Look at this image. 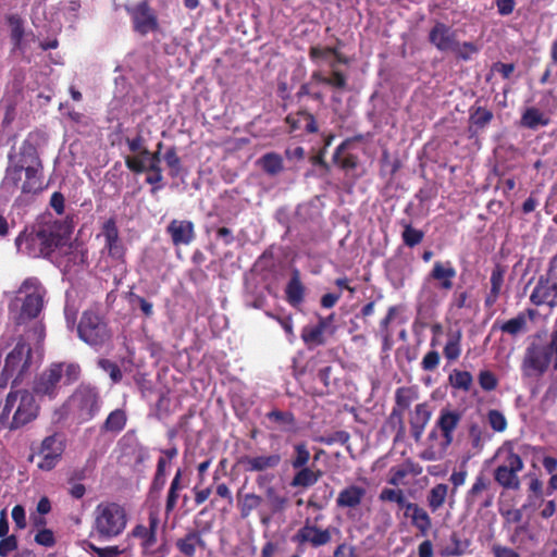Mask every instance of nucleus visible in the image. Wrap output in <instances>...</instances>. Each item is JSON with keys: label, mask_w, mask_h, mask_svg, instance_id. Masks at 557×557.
<instances>
[{"label": "nucleus", "mask_w": 557, "mask_h": 557, "mask_svg": "<svg viewBox=\"0 0 557 557\" xmlns=\"http://www.w3.org/2000/svg\"><path fill=\"white\" fill-rule=\"evenodd\" d=\"M481 388L485 392L494 391L498 385L496 375L491 370H482L478 375Z\"/></svg>", "instance_id": "obj_61"}, {"label": "nucleus", "mask_w": 557, "mask_h": 557, "mask_svg": "<svg viewBox=\"0 0 557 557\" xmlns=\"http://www.w3.org/2000/svg\"><path fill=\"white\" fill-rule=\"evenodd\" d=\"M81 374L82 369L77 362H53L36 377L33 393L54 399L61 383L72 385L79 380Z\"/></svg>", "instance_id": "obj_4"}, {"label": "nucleus", "mask_w": 557, "mask_h": 557, "mask_svg": "<svg viewBox=\"0 0 557 557\" xmlns=\"http://www.w3.org/2000/svg\"><path fill=\"white\" fill-rule=\"evenodd\" d=\"M366 494L364 487L356 484L348 485L338 493L336 506L338 508H356L362 503Z\"/></svg>", "instance_id": "obj_30"}, {"label": "nucleus", "mask_w": 557, "mask_h": 557, "mask_svg": "<svg viewBox=\"0 0 557 557\" xmlns=\"http://www.w3.org/2000/svg\"><path fill=\"white\" fill-rule=\"evenodd\" d=\"M87 550L95 553L97 557H119L124 553V549H121L116 545L99 547L91 542L87 543Z\"/></svg>", "instance_id": "obj_59"}, {"label": "nucleus", "mask_w": 557, "mask_h": 557, "mask_svg": "<svg viewBox=\"0 0 557 557\" xmlns=\"http://www.w3.org/2000/svg\"><path fill=\"white\" fill-rule=\"evenodd\" d=\"M40 406L36 401L35 394L28 389L12 388L0 412V422L9 421L10 430L21 429L35 421L39 416Z\"/></svg>", "instance_id": "obj_2"}, {"label": "nucleus", "mask_w": 557, "mask_h": 557, "mask_svg": "<svg viewBox=\"0 0 557 557\" xmlns=\"http://www.w3.org/2000/svg\"><path fill=\"white\" fill-rule=\"evenodd\" d=\"M330 66L332 72L330 76H326L325 85L334 89L345 90L347 88V76L342 71L336 70L334 62Z\"/></svg>", "instance_id": "obj_56"}, {"label": "nucleus", "mask_w": 557, "mask_h": 557, "mask_svg": "<svg viewBox=\"0 0 557 557\" xmlns=\"http://www.w3.org/2000/svg\"><path fill=\"white\" fill-rule=\"evenodd\" d=\"M5 21L10 27V39L13 45V51L24 52L26 32L24 28V20L18 14H9Z\"/></svg>", "instance_id": "obj_32"}, {"label": "nucleus", "mask_w": 557, "mask_h": 557, "mask_svg": "<svg viewBox=\"0 0 557 557\" xmlns=\"http://www.w3.org/2000/svg\"><path fill=\"white\" fill-rule=\"evenodd\" d=\"M542 348L546 356L549 358V361H556L555 367L557 368V330L553 331L550 334L549 342L547 344H542Z\"/></svg>", "instance_id": "obj_64"}, {"label": "nucleus", "mask_w": 557, "mask_h": 557, "mask_svg": "<svg viewBox=\"0 0 557 557\" xmlns=\"http://www.w3.org/2000/svg\"><path fill=\"white\" fill-rule=\"evenodd\" d=\"M267 315L273 320H275L282 329L285 331L288 339L292 342L295 337L294 333V322L292 315H278L273 312H267Z\"/></svg>", "instance_id": "obj_62"}, {"label": "nucleus", "mask_w": 557, "mask_h": 557, "mask_svg": "<svg viewBox=\"0 0 557 557\" xmlns=\"http://www.w3.org/2000/svg\"><path fill=\"white\" fill-rule=\"evenodd\" d=\"M506 267L497 263L492 269L490 276V290L484 297V308L493 309L500 295L505 284Z\"/></svg>", "instance_id": "obj_29"}, {"label": "nucleus", "mask_w": 557, "mask_h": 557, "mask_svg": "<svg viewBox=\"0 0 557 557\" xmlns=\"http://www.w3.org/2000/svg\"><path fill=\"white\" fill-rule=\"evenodd\" d=\"M471 545L468 539H461L459 533L453 532L449 537V544L442 550L443 556H462Z\"/></svg>", "instance_id": "obj_42"}, {"label": "nucleus", "mask_w": 557, "mask_h": 557, "mask_svg": "<svg viewBox=\"0 0 557 557\" xmlns=\"http://www.w3.org/2000/svg\"><path fill=\"white\" fill-rule=\"evenodd\" d=\"M487 421H488L490 426L495 432H499V433L504 432L508 425L507 420H506L505 416L503 414V412H500L499 410H496V409H491L487 412Z\"/></svg>", "instance_id": "obj_60"}, {"label": "nucleus", "mask_w": 557, "mask_h": 557, "mask_svg": "<svg viewBox=\"0 0 557 557\" xmlns=\"http://www.w3.org/2000/svg\"><path fill=\"white\" fill-rule=\"evenodd\" d=\"M399 224L403 226L401 239L403 243L409 247L413 248L419 245L424 238V232L418 228H414L411 223L406 220H401Z\"/></svg>", "instance_id": "obj_45"}, {"label": "nucleus", "mask_w": 557, "mask_h": 557, "mask_svg": "<svg viewBox=\"0 0 557 557\" xmlns=\"http://www.w3.org/2000/svg\"><path fill=\"white\" fill-rule=\"evenodd\" d=\"M419 398L418 391L411 386L398 387L395 392V407L391 412V419L397 418L398 420V435L405 433V424L403 413L409 409L411 404Z\"/></svg>", "instance_id": "obj_22"}, {"label": "nucleus", "mask_w": 557, "mask_h": 557, "mask_svg": "<svg viewBox=\"0 0 557 557\" xmlns=\"http://www.w3.org/2000/svg\"><path fill=\"white\" fill-rule=\"evenodd\" d=\"M20 293H25V298L22 302L17 318V323L22 324L28 320L37 318L41 312L44 307L45 289L37 278L28 277L22 283Z\"/></svg>", "instance_id": "obj_10"}, {"label": "nucleus", "mask_w": 557, "mask_h": 557, "mask_svg": "<svg viewBox=\"0 0 557 557\" xmlns=\"http://www.w3.org/2000/svg\"><path fill=\"white\" fill-rule=\"evenodd\" d=\"M462 419V412L458 409L442 408L435 421L436 428L440 429L442 441V451L446 453L454 442V433L459 426Z\"/></svg>", "instance_id": "obj_14"}, {"label": "nucleus", "mask_w": 557, "mask_h": 557, "mask_svg": "<svg viewBox=\"0 0 557 557\" xmlns=\"http://www.w3.org/2000/svg\"><path fill=\"white\" fill-rule=\"evenodd\" d=\"M282 462V456L278 453L269 455H244L238 458L237 463L240 465L245 472H265L276 469Z\"/></svg>", "instance_id": "obj_20"}, {"label": "nucleus", "mask_w": 557, "mask_h": 557, "mask_svg": "<svg viewBox=\"0 0 557 557\" xmlns=\"http://www.w3.org/2000/svg\"><path fill=\"white\" fill-rule=\"evenodd\" d=\"M99 389L90 383H81L69 398L70 407L76 417L83 421H90L101 408Z\"/></svg>", "instance_id": "obj_9"}, {"label": "nucleus", "mask_w": 557, "mask_h": 557, "mask_svg": "<svg viewBox=\"0 0 557 557\" xmlns=\"http://www.w3.org/2000/svg\"><path fill=\"white\" fill-rule=\"evenodd\" d=\"M77 335L81 341L95 349L102 348L112 337L106 318L94 309L83 311L77 324Z\"/></svg>", "instance_id": "obj_6"}, {"label": "nucleus", "mask_w": 557, "mask_h": 557, "mask_svg": "<svg viewBox=\"0 0 557 557\" xmlns=\"http://www.w3.org/2000/svg\"><path fill=\"white\" fill-rule=\"evenodd\" d=\"M267 419L271 422L282 426L283 431L293 432L296 430V418L292 411H282L273 409L265 414Z\"/></svg>", "instance_id": "obj_40"}, {"label": "nucleus", "mask_w": 557, "mask_h": 557, "mask_svg": "<svg viewBox=\"0 0 557 557\" xmlns=\"http://www.w3.org/2000/svg\"><path fill=\"white\" fill-rule=\"evenodd\" d=\"M133 28L141 36L159 29V22L154 10L148 1H140L131 11Z\"/></svg>", "instance_id": "obj_16"}, {"label": "nucleus", "mask_w": 557, "mask_h": 557, "mask_svg": "<svg viewBox=\"0 0 557 557\" xmlns=\"http://www.w3.org/2000/svg\"><path fill=\"white\" fill-rule=\"evenodd\" d=\"M324 333L325 331L318 324L306 325L302 327L300 336L308 348H313L317 346H322L326 343Z\"/></svg>", "instance_id": "obj_41"}, {"label": "nucleus", "mask_w": 557, "mask_h": 557, "mask_svg": "<svg viewBox=\"0 0 557 557\" xmlns=\"http://www.w3.org/2000/svg\"><path fill=\"white\" fill-rule=\"evenodd\" d=\"M322 515L314 518H306L302 525L292 536V542L298 549L306 547L319 548L326 546L332 542L333 532L338 530L334 527L322 528L318 522L322 519Z\"/></svg>", "instance_id": "obj_8"}, {"label": "nucleus", "mask_w": 557, "mask_h": 557, "mask_svg": "<svg viewBox=\"0 0 557 557\" xmlns=\"http://www.w3.org/2000/svg\"><path fill=\"white\" fill-rule=\"evenodd\" d=\"M35 165H28L25 168V181L21 185L23 194H36L42 190V164L41 161L36 158Z\"/></svg>", "instance_id": "obj_31"}, {"label": "nucleus", "mask_w": 557, "mask_h": 557, "mask_svg": "<svg viewBox=\"0 0 557 557\" xmlns=\"http://www.w3.org/2000/svg\"><path fill=\"white\" fill-rule=\"evenodd\" d=\"M548 124L549 119L535 107L527 108L520 119V125L529 129H536L539 126Z\"/></svg>", "instance_id": "obj_39"}, {"label": "nucleus", "mask_w": 557, "mask_h": 557, "mask_svg": "<svg viewBox=\"0 0 557 557\" xmlns=\"http://www.w3.org/2000/svg\"><path fill=\"white\" fill-rule=\"evenodd\" d=\"M23 173L25 174V168L23 164H14L9 166L7 169L4 184L12 186L15 189L21 188Z\"/></svg>", "instance_id": "obj_55"}, {"label": "nucleus", "mask_w": 557, "mask_h": 557, "mask_svg": "<svg viewBox=\"0 0 557 557\" xmlns=\"http://www.w3.org/2000/svg\"><path fill=\"white\" fill-rule=\"evenodd\" d=\"M456 274L457 271L451 261H435L432 270L426 275L425 281L436 282V287L440 290L448 293L454 287Z\"/></svg>", "instance_id": "obj_21"}, {"label": "nucleus", "mask_w": 557, "mask_h": 557, "mask_svg": "<svg viewBox=\"0 0 557 557\" xmlns=\"http://www.w3.org/2000/svg\"><path fill=\"white\" fill-rule=\"evenodd\" d=\"M294 476L290 481L292 487L308 488L313 486L323 475L320 469H312L311 467H302L296 469Z\"/></svg>", "instance_id": "obj_34"}, {"label": "nucleus", "mask_w": 557, "mask_h": 557, "mask_svg": "<svg viewBox=\"0 0 557 557\" xmlns=\"http://www.w3.org/2000/svg\"><path fill=\"white\" fill-rule=\"evenodd\" d=\"M494 498L492 481L484 473H479L465 495V506L468 510L482 511L493 506Z\"/></svg>", "instance_id": "obj_11"}, {"label": "nucleus", "mask_w": 557, "mask_h": 557, "mask_svg": "<svg viewBox=\"0 0 557 557\" xmlns=\"http://www.w3.org/2000/svg\"><path fill=\"white\" fill-rule=\"evenodd\" d=\"M498 455L504 457L493 471L494 481L504 490H519L521 485L519 473L524 468L521 454L515 450L512 444L506 443L499 448Z\"/></svg>", "instance_id": "obj_7"}, {"label": "nucleus", "mask_w": 557, "mask_h": 557, "mask_svg": "<svg viewBox=\"0 0 557 557\" xmlns=\"http://www.w3.org/2000/svg\"><path fill=\"white\" fill-rule=\"evenodd\" d=\"M127 422V417L124 410L115 409L109 413L104 420L101 430L103 432L119 433L121 432Z\"/></svg>", "instance_id": "obj_44"}, {"label": "nucleus", "mask_w": 557, "mask_h": 557, "mask_svg": "<svg viewBox=\"0 0 557 557\" xmlns=\"http://www.w3.org/2000/svg\"><path fill=\"white\" fill-rule=\"evenodd\" d=\"M552 362L542 348V344L532 343L525 351L523 369L530 374H543Z\"/></svg>", "instance_id": "obj_25"}, {"label": "nucleus", "mask_w": 557, "mask_h": 557, "mask_svg": "<svg viewBox=\"0 0 557 557\" xmlns=\"http://www.w3.org/2000/svg\"><path fill=\"white\" fill-rule=\"evenodd\" d=\"M166 234L175 247L188 246L196 237L195 225L189 220H172L166 226Z\"/></svg>", "instance_id": "obj_23"}, {"label": "nucleus", "mask_w": 557, "mask_h": 557, "mask_svg": "<svg viewBox=\"0 0 557 557\" xmlns=\"http://www.w3.org/2000/svg\"><path fill=\"white\" fill-rule=\"evenodd\" d=\"M286 299L289 305L296 307L304 301L305 286L300 281L299 271L295 269L285 288Z\"/></svg>", "instance_id": "obj_37"}, {"label": "nucleus", "mask_w": 557, "mask_h": 557, "mask_svg": "<svg viewBox=\"0 0 557 557\" xmlns=\"http://www.w3.org/2000/svg\"><path fill=\"white\" fill-rule=\"evenodd\" d=\"M530 301L536 307H557V281H552L547 275H541L530 295Z\"/></svg>", "instance_id": "obj_19"}, {"label": "nucleus", "mask_w": 557, "mask_h": 557, "mask_svg": "<svg viewBox=\"0 0 557 557\" xmlns=\"http://www.w3.org/2000/svg\"><path fill=\"white\" fill-rule=\"evenodd\" d=\"M212 523L206 522L200 528H195L188 530L184 536L177 539L175 545L176 548L183 554L185 557H194L196 554L197 547L205 550L207 548V543L203 540V535L211 531Z\"/></svg>", "instance_id": "obj_17"}, {"label": "nucleus", "mask_w": 557, "mask_h": 557, "mask_svg": "<svg viewBox=\"0 0 557 557\" xmlns=\"http://www.w3.org/2000/svg\"><path fill=\"white\" fill-rule=\"evenodd\" d=\"M456 40V30L443 22H436L429 33V41L440 51H450Z\"/></svg>", "instance_id": "obj_27"}, {"label": "nucleus", "mask_w": 557, "mask_h": 557, "mask_svg": "<svg viewBox=\"0 0 557 557\" xmlns=\"http://www.w3.org/2000/svg\"><path fill=\"white\" fill-rule=\"evenodd\" d=\"M69 231L59 222L39 224L28 234H20L15 239L17 247L24 243L27 253L30 257L48 258L57 249L67 252L72 245L67 244Z\"/></svg>", "instance_id": "obj_1"}, {"label": "nucleus", "mask_w": 557, "mask_h": 557, "mask_svg": "<svg viewBox=\"0 0 557 557\" xmlns=\"http://www.w3.org/2000/svg\"><path fill=\"white\" fill-rule=\"evenodd\" d=\"M182 478H183V471L181 469H177L174 478L171 481L166 499H165V515L169 516L174 511L177 505V500L180 498V492L183 490L182 484Z\"/></svg>", "instance_id": "obj_38"}, {"label": "nucleus", "mask_w": 557, "mask_h": 557, "mask_svg": "<svg viewBox=\"0 0 557 557\" xmlns=\"http://www.w3.org/2000/svg\"><path fill=\"white\" fill-rule=\"evenodd\" d=\"M160 157L159 152H152L150 157V163L149 165H146V172L148 175L146 176L145 182L149 185H151V194L154 195L159 190L163 188V175H162V169L160 166Z\"/></svg>", "instance_id": "obj_33"}, {"label": "nucleus", "mask_w": 557, "mask_h": 557, "mask_svg": "<svg viewBox=\"0 0 557 557\" xmlns=\"http://www.w3.org/2000/svg\"><path fill=\"white\" fill-rule=\"evenodd\" d=\"M163 159L169 168V175L173 178L177 177L182 171V160L177 154L176 147H170L165 151Z\"/></svg>", "instance_id": "obj_53"}, {"label": "nucleus", "mask_w": 557, "mask_h": 557, "mask_svg": "<svg viewBox=\"0 0 557 557\" xmlns=\"http://www.w3.org/2000/svg\"><path fill=\"white\" fill-rule=\"evenodd\" d=\"M542 465L546 473L550 474L545 494L552 495L557 491V458L545 455L542 457Z\"/></svg>", "instance_id": "obj_48"}, {"label": "nucleus", "mask_w": 557, "mask_h": 557, "mask_svg": "<svg viewBox=\"0 0 557 557\" xmlns=\"http://www.w3.org/2000/svg\"><path fill=\"white\" fill-rule=\"evenodd\" d=\"M333 367L325 366L319 369L317 373L318 380L323 384L324 389H322L318 395L323 396L331 394L333 388L337 386L338 379L333 375Z\"/></svg>", "instance_id": "obj_49"}, {"label": "nucleus", "mask_w": 557, "mask_h": 557, "mask_svg": "<svg viewBox=\"0 0 557 557\" xmlns=\"http://www.w3.org/2000/svg\"><path fill=\"white\" fill-rule=\"evenodd\" d=\"M30 363L32 348L26 342L21 339L4 360V366L0 374V388L7 387L11 379V388L17 387L28 372Z\"/></svg>", "instance_id": "obj_5"}, {"label": "nucleus", "mask_w": 557, "mask_h": 557, "mask_svg": "<svg viewBox=\"0 0 557 557\" xmlns=\"http://www.w3.org/2000/svg\"><path fill=\"white\" fill-rule=\"evenodd\" d=\"M536 315L537 311L535 309L528 308L509 320H496L491 327V333L500 331L503 334L516 338L528 331V321H533Z\"/></svg>", "instance_id": "obj_15"}, {"label": "nucleus", "mask_w": 557, "mask_h": 557, "mask_svg": "<svg viewBox=\"0 0 557 557\" xmlns=\"http://www.w3.org/2000/svg\"><path fill=\"white\" fill-rule=\"evenodd\" d=\"M450 51L455 52L457 58L467 61L473 53L478 52V48L473 42L465 41L459 44L458 40H456V46Z\"/></svg>", "instance_id": "obj_63"}, {"label": "nucleus", "mask_w": 557, "mask_h": 557, "mask_svg": "<svg viewBox=\"0 0 557 557\" xmlns=\"http://www.w3.org/2000/svg\"><path fill=\"white\" fill-rule=\"evenodd\" d=\"M406 518H410L411 524L422 534H425L432 527V520L425 509L418 504L408 505V512H404Z\"/></svg>", "instance_id": "obj_36"}, {"label": "nucleus", "mask_w": 557, "mask_h": 557, "mask_svg": "<svg viewBox=\"0 0 557 557\" xmlns=\"http://www.w3.org/2000/svg\"><path fill=\"white\" fill-rule=\"evenodd\" d=\"M448 485L438 483L428 493L426 503L432 512H436L446 502Z\"/></svg>", "instance_id": "obj_43"}, {"label": "nucleus", "mask_w": 557, "mask_h": 557, "mask_svg": "<svg viewBox=\"0 0 557 557\" xmlns=\"http://www.w3.org/2000/svg\"><path fill=\"white\" fill-rule=\"evenodd\" d=\"M98 367L106 371L113 383H119L122 377V371L119 364L110 359L101 358L98 360Z\"/></svg>", "instance_id": "obj_58"}, {"label": "nucleus", "mask_w": 557, "mask_h": 557, "mask_svg": "<svg viewBox=\"0 0 557 557\" xmlns=\"http://www.w3.org/2000/svg\"><path fill=\"white\" fill-rule=\"evenodd\" d=\"M157 527L158 519L154 517L149 518V527L137 524L132 530V536L141 540V546L145 549L151 548L157 542Z\"/></svg>", "instance_id": "obj_35"}, {"label": "nucleus", "mask_w": 557, "mask_h": 557, "mask_svg": "<svg viewBox=\"0 0 557 557\" xmlns=\"http://www.w3.org/2000/svg\"><path fill=\"white\" fill-rule=\"evenodd\" d=\"M311 455L305 442H300L294 445V454L290 460L293 469L307 467Z\"/></svg>", "instance_id": "obj_52"}, {"label": "nucleus", "mask_w": 557, "mask_h": 557, "mask_svg": "<svg viewBox=\"0 0 557 557\" xmlns=\"http://www.w3.org/2000/svg\"><path fill=\"white\" fill-rule=\"evenodd\" d=\"M285 123L290 134H314L319 129L314 115L304 109L287 114Z\"/></svg>", "instance_id": "obj_26"}, {"label": "nucleus", "mask_w": 557, "mask_h": 557, "mask_svg": "<svg viewBox=\"0 0 557 557\" xmlns=\"http://www.w3.org/2000/svg\"><path fill=\"white\" fill-rule=\"evenodd\" d=\"M432 413L431 405L428 401L417 404L413 410L409 412L410 434L416 443L421 441Z\"/></svg>", "instance_id": "obj_24"}, {"label": "nucleus", "mask_w": 557, "mask_h": 557, "mask_svg": "<svg viewBox=\"0 0 557 557\" xmlns=\"http://www.w3.org/2000/svg\"><path fill=\"white\" fill-rule=\"evenodd\" d=\"M101 234L104 237V248L109 257L115 261L125 262L126 248L120 239L115 218L112 216L103 223Z\"/></svg>", "instance_id": "obj_18"}, {"label": "nucleus", "mask_w": 557, "mask_h": 557, "mask_svg": "<svg viewBox=\"0 0 557 557\" xmlns=\"http://www.w3.org/2000/svg\"><path fill=\"white\" fill-rule=\"evenodd\" d=\"M461 332L456 331L448 335V339L444 346L443 354L448 361L457 360L461 355Z\"/></svg>", "instance_id": "obj_47"}, {"label": "nucleus", "mask_w": 557, "mask_h": 557, "mask_svg": "<svg viewBox=\"0 0 557 557\" xmlns=\"http://www.w3.org/2000/svg\"><path fill=\"white\" fill-rule=\"evenodd\" d=\"M65 449V443L61 435L52 434L46 436L38 448L36 455L40 457L39 462L37 463L38 469L42 471H51L57 467L60 462L62 455ZM35 458V454H32L28 458L29 461H33Z\"/></svg>", "instance_id": "obj_12"}, {"label": "nucleus", "mask_w": 557, "mask_h": 557, "mask_svg": "<svg viewBox=\"0 0 557 557\" xmlns=\"http://www.w3.org/2000/svg\"><path fill=\"white\" fill-rule=\"evenodd\" d=\"M448 382L455 389L469 392L473 383V376L469 371L454 369L448 376Z\"/></svg>", "instance_id": "obj_46"}, {"label": "nucleus", "mask_w": 557, "mask_h": 557, "mask_svg": "<svg viewBox=\"0 0 557 557\" xmlns=\"http://www.w3.org/2000/svg\"><path fill=\"white\" fill-rule=\"evenodd\" d=\"M529 483H528V499H542L544 495V484L542 480L537 478L536 474H528Z\"/></svg>", "instance_id": "obj_57"}, {"label": "nucleus", "mask_w": 557, "mask_h": 557, "mask_svg": "<svg viewBox=\"0 0 557 557\" xmlns=\"http://www.w3.org/2000/svg\"><path fill=\"white\" fill-rule=\"evenodd\" d=\"M265 497L271 510L274 513L284 511L288 506V497L280 494L273 486H269L265 490Z\"/></svg>", "instance_id": "obj_50"}, {"label": "nucleus", "mask_w": 557, "mask_h": 557, "mask_svg": "<svg viewBox=\"0 0 557 557\" xmlns=\"http://www.w3.org/2000/svg\"><path fill=\"white\" fill-rule=\"evenodd\" d=\"M262 503V497L255 493L246 494L243 499H239L238 507L240 510L242 517L246 518L250 515L252 510L258 508Z\"/></svg>", "instance_id": "obj_54"}, {"label": "nucleus", "mask_w": 557, "mask_h": 557, "mask_svg": "<svg viewBox=\"0 0 557 557\" xmlns=\"http://www.w3.org/2000/svg\"><path fill=\"white\" fill-rule=\"evenodd\" d=\"M127 521V511L123 505L111 500L101 502L94 510L90 534L100 541L113 540L123 534Z\"/></svg>", "instance_id": "obj_3"}, {"label": "nucleus", "mask_w": 557, "mask_h": 557, "mask_svg": "<svg viewBox=\"0 0 557 557\" xmlns=\"http://www.w3.org/2000/svg\"><path fill=\"white\" fill-rule=\"evenodd\" d=\"M260 164L262 170L270 175H276L283 170V159L274 152L265 153L260 159Z\"/></svg>", "instance_id": "obj_51"}, {"label": "nucleus", "mask_w": 557, "mask_h": 557, "mask_svg": "<svg viewBox=\"0 0 557 557\" xmlns=\"http://www.w3.org/2000/svg\"><path fill=\"white\" fill-rule=\"evenodd\" d=\"M363 135H356L343 140L334 150L332 156L333 163L345 172L346 176L357 180L359 175L354 174L359 165V157L355 153L348 152L350 145L354 141H362Z\"/></svg>", "instance_id": "obj_13"}, {"label": "nucleus", "mask_w": 557, "mask_h": 557, "mask_svg": "<svg viewBox=\"0 0 557 557\" xmlns=\"http://www.w3.org/2000/svg\"><path fill=\"white\" fill-rule=\"evenodd\" d=\"M494 119L492 110L478 106V101L469 109L468 134L469 138L478 136Z\"/></svg>", "instance_id": "obj_28"}]
</instances>
